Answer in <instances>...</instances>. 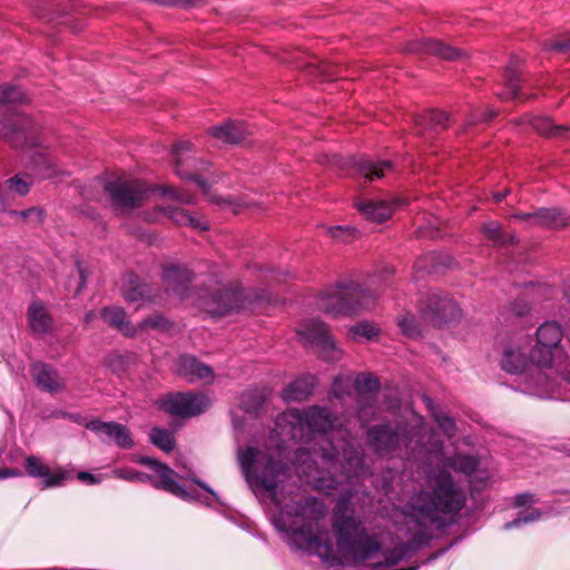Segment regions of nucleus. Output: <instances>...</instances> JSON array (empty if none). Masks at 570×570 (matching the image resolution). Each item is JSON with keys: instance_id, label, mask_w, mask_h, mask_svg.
I'll use <instances>...</instances> for the list:
<instances>
[{"instance_id": "obj_28", "label": "nucleus", "mask_w": 570, "mask_h": 570, "mask_svg": "<svg viewBox=\"0 0 570 570\" xmlns=\"http://www.w3.org/2000/svg\"><path fill=\"white\" fill-rule=\"evenodd\" d=\"M28 323L35 334H47L52 330V318L46 307L33 302L28 307Z\"/></svg>"}, {"instance_id": "obj_1", "label": "nucleus", "mask_w": 570, "mask_h": 570, "mask_svg": "<svg viewBox=\"0 0 570 570\" xmlns=\"http://www.w3.org/2000/svg\"><path fill=\"white\" fill-rule=\"evenodd\" d=\"M237 461L249 488L255 493H268L279 509L274 524L279 531L291 533L292 544L326 562L332 561L335 556L330 532L320 523L327 513L325 504L311 495L295 494L286 500L277 488L289 476V468L268 451L255 446L238 448Z\"/></svg>"}, {"instance_id": "obj_12", "label": "nucleus", "mask_w": 570, "mask_h": 570, "mask_svg": "<svg viewBox=\"0 0 570 570\" xmlns=\"http://www.w3.org/2000/svg\"><path fill=\"white\" fill-rule=\"evenodd\" d=\"M23 469L28 476L41 480V489L60 488L73 479L71 471L61 465L51 468L37 455H28Z\"/></svg>"}, {"instance_id": "obj_58", "label": "nucleus", "mask_w": 570, "mask_h": 570, "mask_svg": "<svg viewBox=\"0 0 570 570\" xmlns=\"http://www.w3.org/2000/svg\"><path fill=\"white\" fill-rule=\"evenodd\" d=\"M333 394L337 399H343L350 394V391L342 386V379L336 377L333 383Z\"/></svg>"}, {"instance_id": "obj_20", "label": "nucleus", "mask_w": 570, "mask_h": 570, "mask_svg": "<svg viewBox=\"0 0 570 570\" xmlns=\"http://www.w3.org/2000/svg\"><path fill=\"white\" fill-rule=\"evenodd\" d=\"M362 216L372 223L387 220L394 212V203L381 199L358 197L354 202Z\"/></svg>"}, {"instance_id": "obj_25", "label": "nucleus", "mask_w": 570, "mask_h": 570, "mask_svg": "<svg viewBox=\"0 0 570 570\" xmlns=\"http://www.w3.org/2000/svg\"><path fill=\"white\" fill-rule=\"evenodd\" d=\"M122 295L127 302L153 301V288L142 283L134 273H127L122 279Z\"/></svg>"}, {"instance_id": "obj_13", "label": "nucleus", "mask_w": 570, "mask_h": 570, "mask_svg": "<svg viewBox=\"0 0 570 570\" xmlns=\"http://www.w3.org/2000/svg\"><path fill=\"white\" fill-rule=\"evenodd\" d=\"M298 334L305 342L320 346L324 360L334 362L341 357V351L336 347V343L325 323L312 320L304 325Z\"/></svg>"}, {"instance_id": "obj_26", "label": "nucleus", "mask_w": 570, "mask_h": 570, "mask_svg": "<svg viewBox=\"0 0 570 570\" xmlns=\"http://www.w3.org/2000/svg\"><path fill=\"white\" fill-rule=\"evenodd\" d=\"M431 539V534L420 532L411 540L401 546L396 547L393 550H390L385 554L386 563L390 566H394L399 563L401 560L410 558L422 546L429 543Z\"/></svg>"}, {"instance_id": "obj_57", "label": "nucleus", "mask_w": 570, "mask_h": 570, "mask_svg": "<svg viewBox=\"0 0 570 570\" xmlns=\"http://www.w3.org/2000/svg\"><path fill=\"white\" fill-rule=\"evenodd\" d=\"M77 479L83 483H87V484H98L100 483V478L94 475L92 473L90 472H87V471H80L77 473Z\"/></svg>"}, {"instance_id": "obj_46", "label": "nucleus", "mask_w": 570, "mask_h": 570, "mask_svg": "<svg viewBox=\"0 0 570 570\" xmlns=\"http://www.w3.org/2000/svg\"><path fill=\"white\" fill-rule=\"evenodd\" d=\"M114 475L118 479L126 480L129 482H150L151 484L153 482H156V479H154V476L145 472L136 471L134 469H115Z\"/></svg>"}, {"instance_id": "obj_2", "label": "nucleus", "mask_w": 570, "mask_h": 570, "mask_svg": "<svg viewBox=\"0 0 570 570\" xmlns=\"http://www.w3.org/2000/svg\"><path fill=\"white\" fill-rule=\"evenodd\" d=\"M466 502L465 491L460 488L448 471L429 476L425 490L413 494L404 505L409 523L423 533L443 529L452 523Z\"/></svg>"}, {"instance_id": "obj_37", "label": "nucleus", "mask_w": 570, "mask_h": 570, "mask_svg": "<svg viewBox=\"0 0 570 570\" xmlns=\"http://www.w3.org/2000/svg\"><path fill=\"white\" fill-rule=\"evenodd\" d=\"M446 465L456 472L472 475L479 469L480 461L474 455L456 454L448 460Z\"/></svg>"}, {"instance_id": "obj_44", "label": "nucleus", "mask_w": 570, "mask_h": 570, "mask_svg": "<svg viewBox=\"0 0 570 570\" xmlns=\"http://www.w3.org/2000/svg\"><path fill=\"white\" fill-rule=\"evenodd\" d=\"M380 386L379 379L372 374L361 373L354 381V387L358 394H375Z\"/></svg>"}, {"instance_id": "obj_39", "label": "nucleus", "mask_w": 570, "mask_h": 570, "mask_svg": "<svg viewBox=\"0 0 570 570\" xmlns=\"http://www.w3.org/2000/svg\"><path fill=\"white\" fill-rule=\"evenodd\" d=\"M265 402V395L259 390H247L240 396V407L248 413H257Z\"/></svg>"}, {"instance_id": "obj_6", "label": "nucleus", "mask_w": 570, "mask_h": 570, "mask_svg": "<svg viewBox=\"0 0 570 570\" xmlns=\"http://www.w3.org/2000/svg\"><path fill=\"white\" fill-rule=\"evenodd\" d=\"M242 289L226 286L206 287L197 292V305L212 316H224L232 311L245 308Z\"/></svg>"}, {"instance_id": "obj_9", "label": "nucleus", "mask_w": 570, "mask_h": 570, "mask_svg": "<svg viewBox=\"0 0 570 570\" xmlns=\"http://www.w3.org/2000/svg\"><path fill=\"white\" fill-rule=\"evenodd\" d=\"M0 136L14 148L37 144V127L26 115L3 116L0 119Z\"/></svg>"}, {"instance_id": "obj_15", "label": "nucleus", "mask_w": 570, "mask_h": 570, "mask_svg": "<svg viewBox=\"0 0 570 570\" xmlns=\"http://www.w3.org/2000/svg\"><path fill=\"white\" fill-rule=\"evenodd\" d=\"M328 164L342 170L353 168L356 175L363 176L368 181L382 178L385 171L391 170L393 166L389 160H356L354 157L343 158L338 155H333L328 159Z\"/></svg>"}, {"instance_id": "obj_56", "label": "nucleus", "mask_w": 570, "mask_h": 570, "mask_svg": "<svg viewBox=\"0 0 570 570\" xmlns=\"http://www.w3.org/2000/svg\"><path fill=\"white\" fill-rule=\"evenodd\" d=\"M537 502L535 495L532 493H520L514 497L515 507H524Z\"/></svg>"}, {"instance_id": "obj_4", "label": "nucleus", "mask_w": 570, "mask_h": 570, "mask_svg": "<svg viewBox=\"0 0 570 570\" xmlns=\"http://www.w3.org/2000/svg\"><path fill=\"white\" fill-rule=\"evenodd\" d=\"M332 528L338 549L354 561L372 559L381 550L380 541L367 533L361 518L345 501L336 503Z\"/></svg>"}, {"instance_id": "obj_30", "label": "nucleus", "mask_w": 570, "mask_h": 570, "mask_svg": "<svg viewBox=\"0 0 570 570\" xmlns=\"http://www.w3.org/2000/svg\"><path fill=\"white\" fill-rule=\"evenodd\" d=\"M101 317L108 325L119 330L124 335L128 337L136 335V328L128 321L127 314L121 307H105L101 311Z\"/></svg>"}, {"instance_id": "obj_23", "label": "nucleus", "mask_w": 570, "mask_h": 570, "mask_svg": "<svg viewBox=\"0 0 570 570\" xmlns=\"http://www.w3.org/2000/svg\"><path fill=\"white\" fill-rule=\"evenodd\" d=\"M177 372L180 376L186 377L190 382L195 380L212 382L214 380L212 367L189 355H184L178 360Z\"/></svg>"}, {"instance_id": "obj_22", "label": "nucleus", "mask_w": 570, "mask_h": 570, "mask_svg": "<svg viewBox=\"0 0 570 570\" xmlns=\"http://www.w3.org/2000/svg\"><path fill=\"white\" fill-rule=\"evenodd\" d=\"M31 375L37 386L46 392H58L63 389V381L50 365L37 362L32 364Z\"/></svg>"}, {"instance_id": "obj_62", "label": "nucleus", "mask_w": 570, "mask_h": 570, "mask_svg": "<svg viewBox=\"0 0 570 570\" xmlns=\"http://www.w3.org/2000/svg\"><path fill=\"white\" fill-rule=\"evenodd\" d=\"M186 478L190 479L194 483H196L198 487H200L203 490L207 491L208 493L216 495L215 492L202 480L197 479L193 475V473H188Z\"/></svg>"}, {"instance_id": "obj_7", "label": "nucleus", "mask_w": 570, "mask_h": 570, "mask_svg": "<svg viewBox=\"0 0 570 570\" xmlns=\"http://www.w3.org/2000/svg\"><path fill=\"white\" fill-rule=\"evenodd\" d=\"M193 151L194 144L190 141H180L174 146L175 173L181 179L195 181L204 194L209 195L210 185L217 183V179L213 178L208 183L199 175V171L207 170L209 164L190 156Z\"/></svg>"}, {"instance_id": "obj_19", "label": "nucleus", "mask_w": 570, "mask_h": 570, "mask_svg": "<svg viewBox=\"0 0 570 570\" xmlns=\"http://www.w3.org/2000/svg\"><path fill=\"white\" fill-rule=\"evenodd\" d=\"M407 50L415 53L435 55L445 60H460L466 58V53L464 51L431 38H423L422 40L409 43Z\"/></svg>"}, {"instance_id": "obj_17", "label": "nucleus", "mask_w": 570, "mask_h": 570, "mask_svg": "<svg viewBox=\"0 0 570 570\" xmlns=\"http://www.w3.org/2000/svg\"><path fill=\"white\" fill-rule=\"evenodd\" d=\"M209 399L200 393H180L165 402L167 412L174 415L190 417L205 412L209 407Z\"/></svg>"}, {"instance_id": "obj_51", "label": "nucleus", "mask_w": 570, "mask_h": 570, "mask_svg": "<svg viewBox=\"0 0 570 570\" xmlns=\"http://www.w3.org/2000/svg\"><path fill=\"white\" fill-rule=\"evenodd\" d=\"M356 230L354 228H343L341 226H332L327 229L328 235L337 240L343 243H347L351 240L353 233Z\"/></svg>"}, {"instance_id": "obj_55", "label": "nucleus", "mask_w": 570, "mask_h": 570, "mask_svg": "<svg viewBox=\"0 0 570 570\" xmlns=\"http://www.w3.org/2000/svg\"><path fill=\"white\" fill-rule=\"evenodd\" d=\"M495 116V114L493 111H489V112H479V111H474L470 115V118H469V121L466 124V126H471V125H474L476 122H481V121H489L490 119H492L493 117Z\"/></svg>"}, {"instance_id": "obj_34", "label": "nucleus", "mask_w": 570, "mask_h": 570, "mask_svg": "<svg viewBox=\"0 0 570 570\" xmlns=\"http://www.w3.org/2000/svg\"><path fill=\"white\" fill-rule=\"evenodd\" d=\"M481 233L495 246H509L517 242L513 234L503 232L501 224L494 220L485 222L481 226Z\"/></svg>"}, {"instance_id": "obj_41", "label": "nucleus", "mask_w": 570, "mask_h": 570, "mask_svg": "<svg viewBox=\"0 0 570 570\" xmlns=\"http://www.w3.org/2000/svg\"><path fill=\"white\" fill-rule=\"evenodd\" d=\"M543 512L537 508H529L518 513L517 518L503 525V529L511 530L513 528H520L521 525L537 522L541 519Z\"/></svg>"}, {"instance_id": "obj_29", "label": "nucleus", "mask_w": 570, "mask_h": 570, "mask_svg": "<svg viewBox=\"0 0 570 570\" xmlns=\"http://www.w3.org/2000/svg\"><path fill=\"white\" fill-rule=\"evenodd\" d=\"M415 122L417 134L425 136L430 131L439 132L448 128L449 116L444 111L431 110L424 115L417 116Z\"/></svg>"}, {"instance_id": "obj_48", "label": "nucleus", "mask_w": 570, "mask_h": 570, "mask_svg": "<svg viewBox=\"0 0 570 570\" xmlns=\"http://www.w3.org/2000/svg\"><path fill=\"white\" fill-rule=\"evenodd\" d=\"M350 332L354 337H365L366 340H372L377 335L376 327L368 322L357 323L351 327Z\"/></svg>"}, {"instance_id": "obj_63", "label": "nucleus", "mask_w": 570, "mask_h": 570, "mask_svg": "<svg viewBox=\"0 0 570 570\" xmlns=\"http://www.w3.org/2000/svg\"><path fill=\"white\" fill-rule=\"evenodd\" d=\"M528 311H529V306H528V304H527V303H515V304L513 305V312H514L517 315H519V316H521V315L525 314Z\"/></svg>"}, {"instance_id": "obj_3", "label": "nucleus", "mask_w": 570, "mask_h": 570, "mask_svg": "<svg viewBox=\"0 0 570 570\" xmlns=\"http://www.w3.org/2000/svg\"><path fill=\"white\" fill-rule=\"evenodd\" d=\"M393 274V267H384L377 275L367 278L364 285L352 279L338 282L334 288L323 293L318 298V307L334 316L357 313L374 305L376 292Z\"/></svg>"}, {"instance_id": "obj_38", "label": "nucleus", "mask_w": 570, "mask_h": 570, "mask_svg": "<svg viewBox=\"0 0 570 570\" xmlns=\"http://www.w3.org/2000/svg\"><path fill=\"white\" fill-rule=\"evenodd\" d=\"M173 222H175L178 225H185V226H191L195 228H203L206 229V226H203L199 220L190 215L188 212L180 207L176 206H167L164 208H160Z\"/></svg>"}, {"instance_id": "obj_50", "label": "nucleus", "mask_w": 570, "mask_h": 570, "mask_svg": "<svg viewBox=\"0 0 570 570\" xmlns=\"http://www.w3.org/2000/svg\"><path fill=\"white\" fill-rule=\"evenodd\" d=\"M344 459L347 461L348 468L351 470H357L363 465L364 461L361 452L353 446L344 449Z\"/></svg>"}, {"instance_id": "obj_35", "label": "nucleus", "mask_w": 570, "mask_h": 570, "mask_svg": "<svg viewBox=\"0 0 570 570\" xmlns=\"http://www.w3.org/2000/svg\"><path fill=\"white\" fill-rule=\"evenodd\" d=\"M528 364V358L520 348L509 347L504 351L501 366L505 372L517 374L522 372Z\"/></svg>"}, {"instance_id": "obj_45", "label": "nucleus", "mask_w": 570, "mask_h": 570, "mask_svg": "<svg viewBox=\"0 0 570 570\" xmlns=\"http://www.w3.org/2000/svg\"><path fill=\"white\" fill-rule=\"evenodd\" d=\"M160 196H165L183 204H194L195 197L188 191L178 190L171 186H156L153 190Z\"/></svg>"}, {"instance_id": "obj_47", "label": "nucleus", "mask_w": 570, "mask_h": 570, "mask_svg": "<svg viewBox=\"0 0 570 570\" xmlns=\"http://www.w3.org/2000/svg\"><path fill=\"white\" fill-rule=\"evenodd\" d=\"M45 212L41 207H30L26 210H11V217H19L22 220H27L30 224L39 225L43 220Z\"/></svg>"}, {"instance_id": "obj_54", "label": "nucleus", "mask_w": 570, "mask_h": 570, "mask_svg": "<svg viewBox=\"0 0 570 570\" xmlns=\"http://www.w3.org/2000/svg\"><path fill=\"white\" fill-rule=\"evenodd\" d=\"M209 200L213 203H216L218 205H225L234 209V213L238 212V208L243 206V203L240 200L232 198V197H220V196H212L209 195Z\"/></svg>"}, {"instance_id": "obj_10", "label": "nucleus", "mask_w": 570, "mask_h": 570, "mask_svg": "<svg viewBox=\"0 0 570 570\" xmlns=\"http://www.w3.org/2000/svg\"><path fill=\"white\" fill-rule=\"evenodd\" d=\"M562 338L558 323L546 322L537 331V344L531 350L529 361L538 367H549Z\"/></svg>"}, {"instance_id": "obj_43", "label": "nucleus", "mask_w": 570, "mask_h": 570, "mask_svg": "<svg viewBox=\"0 0 570 570\" xmlns=\"http://www.w3.org/2000/svg\"><path fill=\"white\" fill-rule=\"evenodd\" d=\"M32 178L29 175L17 174L7 179L4 185L9 191L18 196H26L29 193Z\"/></svg>"}, {"instance_id": "obj_42", "label": "nucleus", "mask_w": 570, "mask_h": 570, "mask_svg": "<svg viewBox=\"0 0 570 570\" xmlns=\"http://www.w3.org/2000/svg\"><path fill=\"white\" fill-rule=\"evenodd\" d=\"M150 442L167 453L170 452L175 446V439L173 433L160 428L151 429Z\"/></svg>"}, {"instance_id": "obj_32", "label": "nucleus", "mask_w": 570, "mask_h": 570, "mask_svg": "<svg viewBox=\"0 0 570 570\" xmlns=\"http://www.w3.org/2000/svg\"><path fill=\"white\" fill-rule=\"evenodd\" d=\"M568 224V216L558 208H540L535 210L534 226L559 228Z\"/></svg>"}, {"instance_id": "obj_40", "label": "nucleus", "mask_w": 570, "mask_h": 570, "mask_svg": "<svg viewBox=\"0 0 570 570\" xmlns=\"http://www.w3.org/2000/svg\"><path fill=\"white\" fill-rule=\"evenodd\" d=\"M26 101V95L18 86L0 85V105L10 106Z\"/></svg>"}, {"instance_id": "obj_53", "label": "nucleus", "mask_w": 570, "mask_h": 570, "mask_svg": "<svg viewBox=\"0 0 570 570\" xmlns=\"http://www.w3.org/2000/svg\"><path fill=\"white\" fill-rule=\"evenodd\" d=\"M399 326L401 327L402 332L410 337H413L419 334V328L412 316H405L399 320Z\"/></svg>"}, {"instance_id": "obj_27", "label": "nucleus", "mask_w": 570, "mask_h": 570, "mask_svg": "<svg viewBox=\"0 0 570 570\" xmlns=\"http://www.w3.org/2000/svg\"><path fill=\"white\" fill-rule=\"evenodd\" d=\"M316 384L313 375L296 379L283 390V399L287 402H301L312 395Z\"/></svg>"}, {"instance_id": "obj_21", "label": "nucleus", "mask_w": 570, "mask_h": 570, "mask_svg": "<svg viewBox=\"0 0 570 570\" xmlns=\"http://www.w3.org/2000/svg\"><path fill=\"white\" fill-rule=\"evenodd\" d=\"M297 423L312 432L324 433L332 428L331 413L322 406H312L296 415Z\"/></svg>"}, {"instance_id": "obj_8", "label": "nucleus", "mask_w": 570, "mask_h": 570, "mask_svg": "<svg viewBox=\"0 0 570 570\" xmlns=\"http://www.w3.org/2000/svg\"><path fill=\"white\" fill-rule=\"evenodd\" d=\"M112 206L119 212H131L140 207L149 193L141 180H112L105 185Z\"/></svg>"}, {"instance_id": "obj_16", "label": "nucleus", "mask_w": 570, "mask_h": 570, "mask_svg": "<svg viewBox=\"0 0 570 570\" xmlns=\"http://www.w3.org/2000/svg\"><path fill=\"white\" fill-rule=\"evenodd\" d=\"M86 428L95 432L104 443H114L118 448L126 450L135 445L131 432L121 423L92 420L87 423Z\"/></svg>"}, {"instance_id": "obj_11", "label": "nucleus", "mask_w": 570, "mask_h": 570, "mask_svg": "<svg viewBox=\"0 0 570 570\" xmlns=\"http://www.w3.org/2000/svg\"><path fill=\"white\" fill-rule=\"evenodd\" d=\"M422 317L432 326L439 327L460 316L456 303L443 293H430L420 305Z\"/></svg>"}, {"instance_id": "obj_49", "label": "nucleus", "mask_w": 570, "mask_h": 570, "mask_svg": "<svg viewBox=\"0 0 570 570\" xmlns=\"http://www.w3.org/2000/svg\"><path fill=\"white\" fill-rule=\"evenodd\" d=\"M169 326V322L161 314H155L147 318H145L139 327L141 330L145 328H154V330H166Z\"/></svg>"}, {"instance_id": "obj_24", "label": "nucleus", "mask_w": 570, "mask_h": 570, "mask_svg": "<svg viewBox=\"0 0 570 570\" xmlns=\"http://www.w3.org/2000/svg\"><path fill=\"white\" fill-rule=\"evenodd\" d=\"M213 137L226 144H239L252 134L249 127L244 121L230 120L220 126H214L209 129Z\"/></svg>"}, {"instance_id": "obj_52", "label": "nucleus", "mask_w": 570, "mask_h": 570, "mask_svg": "<svg viewBox=\"0 0 570 570\" xmlns=\"http://www.w3.org/2000/svg\"><path fill=\"white\" fill-rule=\"evenodd\" d=\"M544 48L548 51H556L559 53L570 52V37H566L559 40L547 41Z\"/></svg>"}, {"instance_id": "obj_31", "label": "nucleus", "mask_w": 570, "mask_h": 570, "mask_svg": "<svg viewBox=\"0 0 570 570\" xmlns=\"http://www.w3.org/2000/svg\"><path fill=\"white\" fill-rule=\"evenodd\" d=\"M523 121L529 124L537 132L557 138H566L570 136V125H553L549 118L525 116Z\"/></svg>"}, {"instance_id": "obj_33", "label": "nucleus", "mask_w": 570, "mask_h": 570, "mask_svg": "<svg viewBox=\"0 0 570 570\" xmlns=\"http://www.w3.org/2000/svg\"><path fill=\"white\" fill-rule=\"evenodd\" d=\"M519 66H520V59L517 57H513L510 59L509 65L505 68L504 71V83H505V91L501 94V98H511V99H518L521 98V95L519 92Z\"/></svg>"}, {"instance_id": "obj_36", "label": "nucleus", "mask_w": 570, "mask_h": 570, "mask_svg": "<svg viewBox=\"0 0 570 570\" xmlns=\"http://www.w3.org/2000/svg\"><path fill=\"white\" fill-rule=\"evenodd\" d=\"M426 405L431 412L432 417L438 423L440 430L449 438H452L456 433V424L453 417L441 411L436 405L433 404L432 400L425 399Z\"/></svg>"}, {"instance_id": "obj_14", "label": "nucleus", "mask_w": 570, "mask_h": 570, "mask_svg": "<svg viewBox=\"0 0 570 570\" xmlns=\"http://www.w3.org/2000/svg\"><path fill=\"white\" fill-rule=\"evenodd\" d=\"M137 462L155 471L157 478L156 482H153L155 488L163 489L185 501H191L196 499L191 492L187 491L176 481L177 473L167 464L161 463L150 456H140Z\"/></svg>"}, {"instance_id": "obj_59", "label": "nucleus", "mask_w": 570, "mask_h": 570, "mask_svg": "<svg viewBox=\"0 0 570 570\" xmlns=\"http://www.w3.org/2000/svg\"><path fill=\"white\" fill-rule=\"evenodd\" d=\"M514 218L520 219L522 222L528 223L531 226H534L535 222V212L531 213H517L513 215Z\"/></svg>"}, {"instance_id": "obj_60", "label": "nucleus", "mask_w": 570, "mask_h": 570, "mask_svg": "<svg viewBox=\"0 0 570 570\" xmlns=\"http://www.w3.org/2000/svg\"><path fill=\"white\" fill-rule=\"evenodd\" d=\"M22 472L19 469L4 468L0 469V479L21 476Z\"/></svg>"}, {"instance_id": "obj_64", "label": "nucleus", "mask_w": 570, "mask_h": 570, "mask_svg": "<svg viewBox=\"0 0 570 570\" xmlns=\"http://www.w3.org/2000/svg\"><path fill=\"white\" fill-rule=\"evenodd\" d=\"M509 193V189H504L502 191H497L493 194V198L497 203L503 200L505 198V196L508 195Z\"/></svg>"}, {"instance_id": "obj_5", "label": "nucleus", "mask_w": 570, "mask_h": 570, "mask_svg": "<svg viewBox=\"0 0 570 570\" xmlns=\"http://www.w3.org/2000/svg\"><path fill=\"white\" fill-rule=\"evenodd\" d=\"M413 439L409 424L402 421H387L371 426L366 432L368 446L381 456H393L410 448Z\"/></svg>"}, {"instance_id": "obj_61", "label": "nucleus", "mask_w": 570, "mask_h": 570, "mask_svg": "<svg viewBox=\"0 0 570 570\" xmlns=\"http://www.w3.org/2000/svg\"><path fill=\"white\" fill-rule=\"evenodd\" d=\"M125 364V357L121 355H114L110 357L109 365L114 371L121 370Z\"/></svg>"}, {"instance_id": "obj_18", "label": "nucleus", "mask_w": 570, "mask_h": 570, "mask_svg": "<svg viewBox=\"0 0 570 570\" xmlns=\"http://www.w3.org/2000/svg\"><path fill=\"white\" fill-rule=\"evenodd\" d=\"M163 278L166 284V289L180 299L191 295L190 284L194 279V274L187 267L179 265L167 266L164 269Z\"/></svg>"}]
</instances>
